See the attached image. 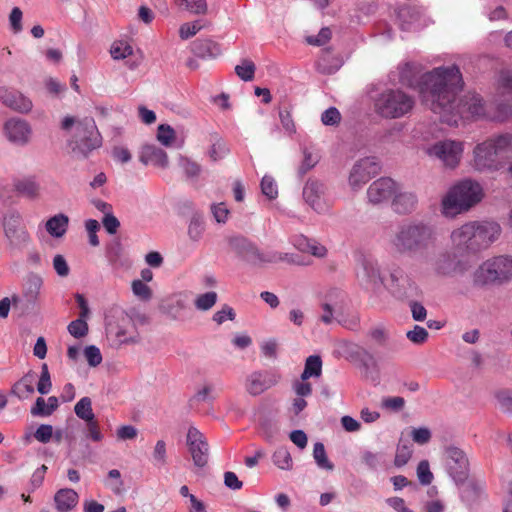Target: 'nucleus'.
Segmentation results:
<instances>
[{
    "label": "nucleus",
    "mask_w": 512,
    "mask_h": 512,
    "mask_svg": "<svg viewBox=\"0 0 512 512\" xmlns=\"http://www.w3.org/2000/svg\"><path fill=\"white\" fill-rule=\"evenodd\" d=\"M501 87L512 91V71L500 74ZM463 88L460 69L456 65L441 66L424 76L421 87L422 102L440 120L450 126L458 125L461 119L474 117H490L501 119L512 116V95L508 103L498 105V114L491 115L477 94H468L458 99L457 95Z\"/></svg>",
    "instance_id": "obj_1"
},
{
    "label": "nucleus",
    "mask_w": 512,
    "mask_h": 512,
    "mask_svg": "<svg viewBox=\"0 0 512 512\" xmlns=\"http://www.w3.org/2000/svg\"><path fill=\"white\" fill-rule=\"evenodd\" d=\"M437 239V229L431 223L408 220L397 227L389 240V247L398 255H423L436 246Z\"/></svg>",
    "instance_id": "obj_2"
},
{
    "label": "nucleus",
    "mask_w": 512,
    "mask_h": 512,
    "mask_svg": "<svg viewBox=\"0 0 512 512\" xmlns=\"http://www.w3.org/2000/svg\"><path fill=\"white\" fill-rule=\"evenodd\" d=\"M512 156V132L493 135L473 149L472 166L479 172L504 168Z\"/></svg>",
    "instance_id": "obj_3"
},
{
    "label": "nucleus",
    "mask_w": 512,
    "mask_h": 512,
    "mask_svg": "<svg viewBox=\"0 0 512 512\" xmlns=\"http://www.w3.org/2000/svg\"><path fill=\"white\" fill-rule=\"evenodd\" d=\"M501 233L502 228L496 221H471L453 230L451 240L459 250L475 253L490 247Z\"/></svg>",
    "instance_id": "obj_4"
},
{
    "label": "nucleus",
    "mask_w": 512,
    "mask_h": 512,
    "mask_svg": "<svg viewBox=\"0 0 512 512\" xmlns=\"http://www.w3.org/2000/svg\"><path fill=\"white\" fill-rule=\"evenodd\" d=\"M484 197L480 183L471 179L458 182L442 199V213L447 217L468 211Z\"/></svg>",
    "instance_id": "obj_5"
},
{
    "label": "nucleus",
    "mask_w": 512,
    "mask_h": 512,
    "mask_svg": "<svg viewBox=\"0 0 512 512\" xmlns=\"http://www.w3.org/2000/svg\"><path fill=\"white\" fill-rule=\"evenodd\" d=\"M74 124L75 132L68 145L75 155L85 158L92 150L101 146V135L91 117L76 121L74 117L66 116L62 120L61 128L69 130Z\"/></svg>",
    "instance_id": "obj_6"
},
{
    "label": "nucleus",
    "mask_w": 512,
    "mask_h": 512,
    "mask_svg": "<svg viewBox=\"0 0 512 512\" xmlns=\"http://www.w3.org/2000/svg\"><path fill=\"white\" fill-rule=\"evenodd\" d=\"M512 280V256L499 255L485 260L473 272L474 287L499 286Z\"/></svg>",
    "instance_id": "obj_7"
},
{
    "label": "nucleus",
    "mask_w": 512,
    "mask_h": 512,
    "mask_svg": "<svg viewBox=\"0 0 512 512\" xmlns=\"http://www.w3.org/2000/svg\"><path fill=\"white\" fill-rule=\"evenodd\" d=\"M414 99L399 89H388L375 99V111L383 118L396 119L408 114Z\"/></svg>",
    "instance_id": "obj_8"
},
{
    "label": "nucleus",
    "mask_w": 512,
    "mask_h": 512,
    "mask_svg": "<svg viewBox=\"0 0 512 512\" xmlns=\"http://www.w3.org/2000/svg\"><path fill=\"white\" fill-rule=\"evenodd\" d=\"M446 469L450 477L457 483H463L469 475V461L460 448L448 446L445 448Z\"/></svg>",
    "instance_id": "obj_9"
},
{
    "label": "nucleus",
    "mask_w": 512,
    "mask_h": 512,
    "mask_svg": "<svg viewBox=\"0 0 512 512\" xmlns=\"http://www.w3.org/2000/svg\"><path fill=\"white\" fill-rule=\"evenodd\" d=\"M427 153L439 159L445 166L454 168L461 160L463 143L455 140L439 141L430 146Z\"/></svg>",
    "instance_id": "obj_10"
},
{
    "label": "nucleus",
    "mask_w": 512,
    "mask_h": 512,
    "mask_svg": "<svg viewBox=\"0 0 512 512\" xmlns=\"http://www.w3.org/2000/svg\"><path fill=\"white\" fill-rule=\"evenodd\" d=\"M381 170L380 163L375 157H365L358 160L349 175V185L353 190H359Z\"/></svg>",
    "instance_id": "obj_11"
},
{
    "label": "nucleus",
    "mask_w": 512,
    "mask_h": 512,
    "mask_svg": "<svg viewBox=\"0 0 512 512\" xmlns=\"http://www.w3.org/2000/svg\"><path fill=\"white\" fill-rule=\"evenodd\" d=\"M302 194L305 202L317 213L328 211L330 204L324 183L316 179H309L303 187Z\"/></svg>",
    "instance_id": "obj_12"
},
{
    "label": "nucleus",
    "mask_w": 512,
    "mask_h": 512,
    "mask_svg": "<svg viewBox=\"0 0 512 512\" xmlns=\"http://www.w3.org/2000/svg\"><path fill=\"white\" fill-rule=\"evenodd\" d=\"M186 443L194 465L199 468L205 467L209 460V445L205 436L197 428L190 427Z\"/></svg>",
    "instance_id": "obj_13"
},
{
    "label": "nucleus",
    "mask_w": 512,
    "mask_h": 512,
    "mask_svg": "<svg viewBox=\"0 0 512 512\" xmlns=\"http://www.w3.org/2000/svg\"><path fill=\"white\" fill-rule=\"evenodd\" d=\"M229 245L239 257L249 264L261 265L266 263L267 253H261L252 242L242 236L230 238Z\"/></svg>",
    "instance_id": "obj_14"
},
{
    "label": "nucleus",
    "mask_w": 512,
    "mask_h": 512,
    "mask_svg": "<svg viewBox=\"0 0 512 512\" xmlns=\"http://www.w3.org/2000/svg\"><path fill=\"white\" fill-rule=\"evenodd\" d=\"M3 133L12 144L24 146L30 141L32 128L26 120L13 117L5 121Z\"/></svg>",
    "instance_id": "obj_15"
},
{
    "label": "nucleus",
    "mask_w": 512,
    "mask_h": 512,
    "mask_svg": "<svg viewBox=\"0 0 512 512\" xmlns=\"http://www.w3.org/2000/svg\"><path fill=\"white\" fill-rule=\"evenodd\" d=\"M396 182L391 178L382 177L370 184L367 189L369 203L379 205L389 201L396 192Z\"/></svg>",
    "instance_id": "obj_16"
},
{
    "label": "nucleus",
    "mask_w": 512,
    "mask_h": 512,
    "mask_svg": "<svg viewBox=\"0 0 512 512\" xmlns=\"http://www.w3.org/2000/svg\"><path fill=\"white\" fill-rule=\"evenodd\" d=\"M0 102L20 114H28L33 108V103L30 98L20 91L6 87H0Z\"/></svg>",
    "instance_id": "obj_17"
},
{
    "label": "nucleus",
    "mask_w": 512,
    "mask_h": 512,
    "mask_svg": "<svg viewBox=\"0 0 512 512\" xmlns=\"http://www.w3.org/2000/svg\"><path fill=\"white\" fill-rule=\"evenodd\" d=\"M358 280L367 286H378L382 283L378 264L370 259H362L356 272Z\"/></svg>",
    "instance_id": "obj_18"
},
{
    "label": "nucleus",
    "mask_w": 512,
    "mask_h": 512,
    "mask_svg": "<svg viewBox=\"0 0 512 512\" xmlns=\"http://www.w3.org/2000/svg\"><path fill=\"white\" fill-rule=\"evenodd\" d=\"M139 160L144 165H153L160 168L168 166L167 153L154 144H145L141 147Z\"/></svg>",
    "instance_id": "obj_19"
},
{
    "label": "nucleus",
    "mask_w": 512,
    "mask_h": 512,
    "mask_svg": "<svg viewBox=\"0 0 512 512\" xmlns=\"http://www.w3.org/2000/svg\"><path fill=\"white\" fill-rule=\"evenodd\" d=\"M342 65V57L339 54H335L330 47L321 50V54L316 62L318 72L326 75L336 73Z\"/></svg>",
    "instance_id": "obj_20"
},
{
    "label": "nucleus",
    "mask_w": 512,
    "mask_h": 512,
    "mask_svg": "<svg viewBox=\"0 0 512 512\" xmlns=\"http://www.w3.org/2000/svg\"><path fill=\"white\" fill-rule=\"evenodd\" d=\"M418 198L411 191H402L396 186V192L393 194L392 208L398 214H409L415 210Z\"/></svg>",
    "instance_id": "obj_21"
},
{
    "label": "nucleus",
    "mask_w": 512,
    "mask_h": 512,
    "mask_svg": "<svg viewBox=\"0 0 512 512\" xmlns=\"http://www.w3.org/2000/svg\"><path fill=\"white\" fill-rule=\"evenodd\" d=\"M192 53L199 58H215L221 54L220 45L211 39H197L191 44Z\"/></svg>",
    "instance_id": "obj_22"
},
{
    "label": "nucleus",
    "mask_w": 512,
    "mask_h": 512,
    "mask_svg": "<svg viewBox=\"0 0 512 512\" xmlns=\"http://www.w3.org/2000/svg\"><path fill=\"white\" fill-rule=\"evenodd\" d=\"M79 496L69 488L60 489L54 496L55 506L59 512H68L78 504Z\"/></svg>",
    "instance_id": "obj_23"
},
{
    "label": "nucleus",
    "mask_w": 512,
    "mask_h": 512,
    "mask_svg": "<svg viewBox=\"0 0 512 512\" xmlns=\"http://www.w3.org/2000/svg\"><path fill=\"white\" fill-rule=\"evenodd\" d=\"M273 385V381L261 372L252 373L246 380V390L253 396L260 395Z\"/></svg>",
    "instance_id": "obj_24"
},
{
    "label": "nucleus",
    "mask_w": 512,
    "mask_h": 512,
    "mask_svg": "<svg viewBox=\"0 0 512 512\" xmlns=\"http://www.w3.org/2000/svg\"><path fill=\"white\" fill-rule=\"evenodd\" d=\"M394 293L399 298H408L413 296L417 287L416 284L407 276L401 275L398 277L395 273L391 274Z\"/></svg>",
    "instance_id": "obj_25"
},
{
    "label": "nucleus",
    "mask_w": 512,
    "mask_h": 512,
    "mask_svg": "<svg viewBox=\"0 0 512 512\" xmlns=\"http://www.w3.org/2000/svg\"><path fill=\"white\" fill-rule=\"evenodd\" d=\"M15 190L28 198H37L40 192V185L35 177L19 179L14 183Z\"/></svg>",
    "instance_id": "obj_26"
},
{
    "label": "nucleus",
    "mask_w": 512,
    "mask_h": 512,
    "mask_svg": "<svg viewBox=\"0 0 512 512\" xmlns=\"http://www.w3.org/2000/svg\"><path fill=\"white\" fill-rule=\"evenodd\" d=\"M69 218L64 214H57L46 222L47 232L55 237H62L68 228Z\"/></svg>",
    "instance_id": "obj_27"
},
{
    "label": "nucleus",
    "mask_w": 512,
    "mask_h": 512,
    "mask_svg": "<svg viewBox=\"0 0 512 512\" xmlns=\"http://www.w3.org/2000/svg\"><path fill=\"white\" fill-rule=\"evenodd\" d=\"M35 373L29 372L25 374L18 382L13 386L12 392L20 399L28 398L34 393Z\"/></svg>",
    "instance_id": "obj_28"
},
{
    "label": "nucleus",
    "mask_w": 512,
    "mask_h": 512,
    "mask_svg": "<svg viewBox=\"0 0 512 512\" xmlns=\"http://www.w3.org/2000/svg\"><path fill=\"white\" fill-rule=\"evenodd\" d=\"M43 284L42 278L34 273L29 274L23 284V294L27 301L36 300Z\"/></svg>",
    "instance_id": "obj_29"
},
{
    "label": "nucleus",
    "mask_w": 512,
    "mask_h": 512,
    "mask_svg": "<svg viewBox=\"0 0 512 512\" xmlns=\"http://www.w3.org/2000/svg\"><path fill=\"white\" fill-rule=\"evenodd\" d=\"M322 373V360L318 355H311L306 359L301 380L306 381L311 377H319Z\"/></svg>",
    "instance_id": "obj_30"
},
{
    "label": "nucleus",
    "mask_w": 512,
    "mask_h": 512,
    "mask_svg": "<svg viewBox=\"0 0 512 512\" xmlns=\"http://www.w3.org/2000/svg\"><path fill=\"white\" fill-rule=\"evenodd\" d=\"M210 141L212 145L208 151L209 157L212 161L223 159L229 152L226 143L217 135H211Z\"/></svg>",
    "instance_id": "obj_31"
},
{
    "label": "nucleus",
    "mask_w": 512,
    "mask_h": 512,
    "mask_svg": "<svg viewBox=\"0 0 512 512\" xmlns=\"http://www.w3.org/2000/svg\"><path fill=\"white\" fill-rule=\"evenodd\" d=\"M76 416L85 422L93 420L95 415L92 409V401L89 397H82L74 406Z\"/></svg>",
    "instance_id": "obj_32"
},
{
    "label": "nucleus",
    "mask_w": 512,
    "mask_h": 512,
    "mask_svg": "<svg viewBox=\"0 0 512 512\" xmlns=\"http://www.w3.org/2000/svg\"><path fill=\"white\" fill-rule=\"evenodd\" d=\"M273 463L282 470H291L293 461L290 452L286 447H279L272 456Z\"/></svg>",
    "instance_id": "obj_33"
},
{
    "label": "nucleus",
    "mask_w": 512,
    "mask_h": 512,
    "mask_svg": "<svg viewBox=\"0 0 512 512\" xmlns=\"http://www.w3.org/2000/svg\"><path fill=\"white\" fill-rule=\"evenodd\" d=\"M256 66L250 59H242L239 65L235 67L236 75L243 81L248 82L254 79Z\"/></svg>",
    "instance_id": "obj_34"
},
{
    "label": "nucleus",
    "mask_w": 512,
    "mask_h": 512,
    "mask_svg": "<svg viewBox=\"0 0 512 512\" xmlns=\"http://www.w3.org/2000/svg\"><path fill=\"white\" fill-rule=\"evenodd\" d=\"M10 243L15 247H24L30 242V235L23 227L5 233Z\"/></svg>",
    "instance_id": "obj_35"
},
{
    "label": "nucleus",
    "mask_w": 512,
    "mask_h": 512,
    "mask_svg": "<svg viewBox=\"0 0 512 512\" xmlns=\"http://www.w3.org/2000/svg\"><path fill=\"white\" fill-rule=\"evenodd\" d=\"M455 269V262L453 258L448 254L441 255L435 262V271L439 275H451L455 272Z\"/></svg>",
    "instance_id": "obj_36"
},
{
    "label": "nucleus",
    "mask_w": 512,
    "mask_h": 512,
    "mask_svg": "<svg viewBox=\"0 0 512 512\" xmlns=\"http://www.w3.org/2000/svg\"><path fill=\"white\" fill-rule=\"evenodd\" d=\"M313 457L319 468L329 471L334 469V465L327 458L323 443L317 442L314 444Z\"/></svg>",
    "instance_id": "obj_37"
},
{
    "label": "nucleus",
    "mask_w": 512,
    "mask_h": 512,
    "mask_svg": "<svg viewBox=\"0 0 512 512\" xmlns=\"http://www.w3.org/2000/svg\"><path fill=\"white\" fill-rule=\"evenodd\" d=\"M412 455V446L408 442L400 440L395 454L394 465L402 467L408 463Z\"/></svg>",
    "instance_id": "obj_38"
},
{
    "label": "nucleus",
    "mask_w": 512,
    "mask_h": 512,
    "mask_svg": "<svg viewBox=\"0 0 512 512\" xmlns=\"http://www.w3.org/2000/svg\"><path fill=\"white\" fill-rule=\"evenodd\" d=\"M179 6H184L187 11L195 15L207 13L208 5L206 0H176Z\"/></svg>",
    "instance_id": "obj_39"
},
{
    "label": "nucleus",
    "mask_w": 512,
    "mask_h": 512,
    "mask_svg": "<svg viewBox=\"0 0 512 512\" xmlns=\"http://www.w3.org/2000/svg\"><path fill=\"white\" fill-rule=\"evenodd\" d=\"M110 54L114 60H122L133 54V48L125 41H115L111 46Z\"/></svg>",
    "instance_id": "obj_40"
},
{
    "label": "nucleus",
    "mask_w": 512,
    "mask_h": 512,
    "mask_svg": "<svg viewBox=\"0 0 512 512\" xmlns=\"http://www.w3.org/2000/svg\"><path fill=\"white\" fill-rule=\"evenodd\" d=\"M21 214L16 210L8 211L2 219L4 233L21 227Z\"/></svg>",
    "instance_id": "obj_41"
},
{
    "label": "nucleus",
    "mask_w": 512,
    "mask_h": 512,
    "mask_svg": "<svg viewBox=\"0 0 512 512\" xmlns=\"http://www.w3.org/2000/svg\"><path fill=\"white\" fill-rule=\"evenodd\" d=\"M217 298V293L214 291L201 294L195 300V307L198 310L207 311L216 304Z\"/></svg>",
    "instance_id": "obj_42"
},
{
    "label": "nucleus",
    "mask_w": 512,
    "mask_h": 512,
    "mask_svg": "<svg viewBox=\"0 0 512 512\" xmlns=\"http://www.w3.org/2000/svg\"><path fill=\"white\" fill-rule=\"evenodd\" d=\"M179 165L184 171L185 175L189 178L198 177L202 170L200 164L183 156L179 158Z\"/></svg>",
    "instance_id": "obj_43"
},
{
    "label": "nucleus",
    "mask_w": 512,
    "mask_h": 512,
    "mask_svg": "<svg viewBox=\"0 0 512 512\" xmlns=\"http://www.w3.org/2000/svg\"><path fill=\"white\" fill-rule=\"evenodd\" d=\"M286 262L289 264H301L299 256L296 254L269 252L267 253L266 263Z\"/></svg>",
    "instance_id": "obj_44"
},
{
    "label": "nucleus",
    "mask_w": 512,
    "mask_h": 512,
    "mask_svg": "<svg viewBox=\"0 0 512 512\" xmlns=\"http://www.w3.org/2000/svg\"><path fill=\"white\" fill-rule=\"evenodd\" d=\"M261 191L268 199L273 200L278 196V187L273 177L265 175L261 180Z\"/></svg>",
    "instance_id": "obj_45"
},
{
    "label": "nucleus",
    "mask_w": 512,
    "mask_h": 512,
    "mask_svg": "<svg viewBox=\"0 0 512 512\" xmlns=\"http://www.w3.org/2000/svg\"><path fill=\"white\" fill-rule=\"evenodd\" d=\"M175 139L174 129L167 124H161L157 130V140L164 146H171Z\"/></svg>",
    "instance_id": "obj_46"
},
{
    "label": "nucleus",
    "mask_w": 512,
    "mask_h": 512,
    "mask_svg": "<svg viewBox=\"0 0 512 512\" xmlns=\"http://www.w3.org/2000/svg\"><path fill=\"white\" fill-rule=\"evenodd\" d=\"M204 232V223L203 220L198 217L194 216L190 220L189 226H188V236L192 241H199L203 235Z\"/></svg>",
    "instance_id": "obj_47"
},
{
    "label": "nucleus",
    "mask_w": 512,
    "mask_h": 512,
    "mask_svg": "<svg viewBox=\"0 0 512 512\" xmlns=\"http://www.w3.org/2000/svg\"><path fill=\"white\" fill-rule=\"evenodd\" d=\"M202 28L203 25L200 20H196L191 23H184L179 28V36L181 39L187 40L196 35Z\"/></svg>",
    "instance_id": "obj_48"
},
{
    "label": "nucleus",
    "mask_w": 512,
    "mask_h": 512,
    "mask_svg": "<svg viewBox=\"0 0 512 512\" xmlns=\"http://www.w3.org/2000/svg\"><path fill=\"white\" fill-rule=\"evenodd\" d=\"M52 388V382L50 379V373L47 364H43L41 367V375L37 384V390L40 394L45 395L50 392Z\"/></svg>",
    "instance_id": "obj_49"
},
{
    "label": "nucleus",
    "mask_w": 512,
    "mask_h": 512,
    "mask_svg": "<svg viewBox=\"0 0 512 512\" xmlns=\"http://www.w3.org/2000/svg\"><path fill=\"white\" fill-rule=\"evenodd\" d=\"M84 356L90 367L99 366L103 360L100 349L95 345L85 347Z\"/></svg>",
    "instance_id": "obj_50"
},
{
    "label": "nucleus",
    "mask_w": 512,
    "mask_h": 512,
    "mask_svg": "<svg viewBox=\"0 0 512 512\" xmlns=\"http://www.w3.org/2000/svg\"><path fill=\"white\" fill-rule=\"evenodd\" d=\"M69 333L75 338H82L88 333V324L83 318H78L68 325Z\"/></svg>",
    "instance_id": "obj_51"
},
{
    "label": "nucleus",
    "mask_w": 512,
    "mask_h": 512,
    "mask_svg": "<svg viewBox=\"0 0 512 512\" xmlns=\"http://www.w3.org/2000/svg\"><path fill=\"white\" fill-rule=\"evenodd\" d=\"M304 159L299 167V174L300 176H303L306 174L310 169H312L318 162V155L309 151L308 149H304L303 151Z\"/></svg>",
    "instance_id": "obj_52"
},
{
    "label": "nucleus",
    "mask_w": 512,
    "mask_h": 512,
    "mask_svg": "<svg viewBox=\"0 0 512 512\" xmlns=\"http://www.w3.org/2000/svg\"><path fill=\"white\" fill-rule=\"evenodd\" d=\"M406 337L414 344L420 345L427 341L428 332L424 327L415 325L414 328L406 333Z\"/></svg>",
    "instance_id": "obj_53"
},
{
    "label": "nucleus",
    "mask_w": 512,
    "mask_h": 512,
    "mask_svg": "<svg viewBox=\"0 0 512 512\" xmlns=\"http://www.w3.org/2000/svg\"><path fill=\"white\" fill-rule=\"evenodd\" d=\"M132 291L141 300L148 301L152 298V291L150 287L142 280H134L132 282Z\"/></svg>",
    "instance_id": "obj_54"
},
{
    "label": "nucleus",
    "mask_w": 512,
    "mask_h": 512,
    "mask_svg": "<svg viewBox=\"0 0 512 512\" xmlns=\"http://www.w3.org/2000/svg\"><path fill=\"white\" fill-rule=\"evenodd\" d=\"M417 476L419 482L423 485H429L433 480V474L430 471L429 462L427 460H422L419 462L417 467Z\"/></svg>",
    "instance_id": "obj_55"
},
{
    "label": "nucleus",
    "mask_w": 512,
    "mask_h": 512,
    "mask_svg": "<svg viewBox=\"0 0 512 512\" xmlns=\"http://www.w3.org/2000/svg\"><path fill=\"white\" fill-rule=\"evenodd\" d=\"M332 33L328 27L322 28L316 36L306 37V42L313 46H322L331 39Z\"/></svg>",
    "instance_id": "obj_56"
},
{
    "label": "nucleus",
    "mask_w": 512,
    "mask_h": 512,
    "mask_svg": "<svg viewBox=\"0 0 512 512\" xmlns=\"http://www.w3.org/2000/svg\"><path fill=\"white\" fill-rule=\"evenodd\" d=\"M341 114L335 107L326 109L321 115V121L326 126H336L340 123Z\"/></svg>",
    "instance_id": "obj_57"
},
{
    "label": "nucleus",
    "mask_w": 512,
    "mask_h": 512,
    "mask_svg": "<svg viewBox=\"0 0 512 512\" xmlns=\"http://www.w3.org/2000/svg\"><path fill=\"white\" fill-rule=\"evenodd\" d=\"M85 228L88 232V238L89 243L91 246H98L99 245V239L97 236V231L100 229V225L97 220L95 219H89L85 222Z\"/></svg>",
    "instance_id": "obj_58"
},
{
    "label": "nucleus",
    "mask_w": 512,
    "mask_h": 512,
    "mask_svg": "<svg viewBox=\"0 0 512 512\" xmlns=\"http://www.w3.org/2000/svg\"><path fill=\"white\" fill-rule=\"evenodd\" d=\"M411 437L415 443L424 445L430 441L431 431L427 427L413 428Z\"/></svg>",
    "instance_id": "obj_59"
},
{
    "label": "nucleus",
    "mask_w": 512,
    "mask_h": 512,
    "mask_svg": "<svg viewBox=\"0 0 512 512\" xmlns=\"http://www.w3.org/2000/svg\"><path fill=\"white\" fill-rule=\"evenodd\" d=\"M22 17H23V13L19 7H14L11 10L10 15H9V22H10L11 29L13 30L14 33H19L22 31V29H23Z\"/></svg>",
    "instance_id": "obj_60"
},
{
    "label": "nucleus",
    "mask_w": 512,
    "mask_h": 512,
    "mask_svg": "<svg viewBox=\"0 0 512 512\" xmlns=\"http://www.w3.org/2000/svg\"><path fill=\"white\" fill-rule=\"evenodd\" d=\"M369 337L374 340L379 345H385L386 341L389 338L388 331L386 328L382 325H378L376 327H373L369 331Z\"/></svg>",
    "instance_id": "obj_61"
},
{
    "label": "nucleus",
    "mask_w": 512,
    "mask_h": 512,
    "mask_svg": "<svg viewBox=\"0 0 512 512\" xmlns=\"http://www.w3.org/2000/svg\"><path fill=\"white\" fill-rule=\"evenodd\" d=\"M211 212L218 223H225L230 213L223 202L211 205Z\"/></svg>",
    "instance_id": "obj_62"
},
{
    "label": "nucleus",
    "mask_w": 512,
    "mask_h": 512,
    "mask_svg": "<svg viewBox=\"0 0 512 512\" xmlns=\"http://www.w3.org/2000/svg\"><path fill=\"white\" fill-rule=\"evenodd\" d=\"M52 436L53 427L48 424H41L34 433V437L41 443H48Z\"/></svg>",
    "instance_id": "obj_63"
},
{
    "label": "nucleus",
    "mask_w": 512,
    "mask_h": 512,
    "mask_svg": "<svg viewBox=\"0 0 512 512\" xmlns=\"http://www.w3.org/2000/svg\"><path fill=\"white\" fill-rule=\"evenodd\" d=\"M501 409L512 414V391H502L497 394Z\"/></svg>",
    "instance_id": "obj_64"
}]
</instances>
